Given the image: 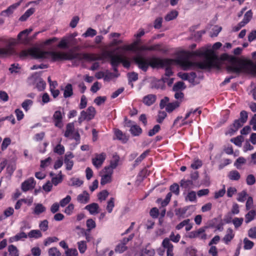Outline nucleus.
<instances>
[{
	"mask_svg": "<svg viewBox=\"0 0 256 256\" xmlns=\"http://www.w3.org/2000/svg\"><path fill=\"white\" fill-rule=\"evenodd\" d=\"M134 59L138 68L144 72H146L149 66L152 68H162L169 66L174 61L184 70L196 68H218L221 66V60L210 48V46L202 47L194 52L182 51L180 56L175 60L169 58L162 59L156 57H153L148 60L140 54L136 56Z\"/></svg>",
	"mask_w": 256,
	"mask_h": 256,
	"instance_id": "nucleus-1",
	"label": "nucleus"
},
{
	"mask_svg": "<svg viewBox=\"0 0 256 256\" xmlns=\"http://www.w3.org/2000/svg\"><path fill=\"white\" fill-rule=\"evenodd\" d=\"M58 52L54 51H44L38 48H31L22 50L19 54L20 58H25L30 56L35 59H50L52 62L58 61Z\"/></svg>",
	"mask_w": 256,
	"mask_h": 256,
	"instance_id": "nucleus-2",
	"label": "nucleus"
},
{
	"mask_svg": "<svg viewBox=\"0 0 256 256\" xmlns=\"http://www.w3.org/2000/svg\"><path fill=\"white\" fill-rule=\"evenodd\" d=\"M227 70L230 72L240 74L246 72L251 74H256V64L248 60L242 62L234 57L230 58V64L227 66Z\"/></svg>",
	"mask_w": 256,
	"mask_h": 256,
	"instance_id": "nucleus-3",
	"label": "nucleus"
},
{
	"mask_svg": "<svg viewBox=\"0 0 256 256\" xmlns=\"http://www.w3.org/2000/svg\"><path fill=\"white\" fill-rule=\"evenodd\" d=\"M59 54L58 56V61L62 60H86L89 61H94L100 60L97 56L94 54L79 53L74 52L73 50H70L66 52H58Z\"/></svg>",
	"mask_w": 256,
	"mask_h": 256,
	"instance_id": "nucleus-4",
	"label": "nucleus"
},
{
	"mask_svg": "<svg viewBox=\"0 0 256 256\" xmlns=\"http://www.w3.org/2000/svg\"><path fill=\"white\" fill-rule=\"evenodd\" d=\"M28 82L30 84L36 85L38 90H42L45 88L46 83L40 78V74L38 72H35L28 78Z\"/></svg>",
	"mask_w": 256,
	"mask_h": 256,
	"instance_id": "nucleus-5",
	"label": "nucleus"
},
{
	"mask_svg": "<svg viewBox=\"0 0 256 256\" xmlns=\"http://www.w3.org/2000/svg\"><path fill=\"white\" fill-rule=\"evenodd\" d=\"M95 114V108L92 106H90L86 111L82 110L80 112V116L78 118V121L80 122H81L86 120H90L94 118Z\"/></svg>",
	"mask_w": 256,
	"mask_h": 256,
	"instance_id": "nucleus-6",
	"label": "nucleus"
},
{
	"mask_svg": "<svg viewBox=\"0 0 256 256\" xmlns=\"http://www.w3.org/2000/svg\"><path fill=\"white\" fill-rule=\"evenodd\" d=\"M244 123L240 120H236L233 124L230 125L228 130L226 132V135L232 136L244 125Z\"/></svg>",
	"mask_w": 256,
	"mask_h": 256,
	"instance_id": "nucleus-7",
	"label": "nucleus"
},
{
	"mask_svg": "<svg viewBox=\"0 0 256 256\" xmlns=\"http://www.w3.org/2000/svg\"><path fill=\"white\" fill-rule=\"evenodd\" d=\"M205 230L204 228H200L196 230L192 231L190 232L188 237L190 238H199L200 240H204L206 238Z\"/></svg>",
	"mask_w": 256,
	"mask_h": 256,
	"instance_id": "nucleus-8",
	"label": "nucleus"
},
{
	"mask_svg": "<svg viewBox=\"0 0 256 256\" xmlns=\"http://www.w3.org/2000/svg\"><path fill=\"white\" fill-rule=\"evenodd\" d=\"M106 158V154L104 152L95 154V157L92 159L93 165L96 168L102 166Z\"/></svg>",
	"mask_w": 256,
	"mask_h": 256,
	"instance_id": "nucleus-9",
	"label": "nucleus"
},
{
	"mask_svg": "<svg viewBox=\"0 0 256 256\" xmlns=\"http://www.w3.org/2000/svg\"><path fill=\"white\" fill-rule=\"evenodd\" d=\"M166 66V68L165 70V77H162V80H158V82L161 84H163L164 83H167L168 85H170L172 83L173 79H169L166 77H170V76H172L173 72L172 69L168 66Z\"/></svg>",
	"mask_w": 256,
	"mask_h": 256,
	"instance_id": "nucleus-10",
	"label": "nucleus"
},
{
	"mask_svg": "<svg viewBox=\"0 0 256 256\" xmlns=\"http://www.w3.org/2000/svg\"><path fill=\"white\" fill-rule=\"evenodd\" d=\"M175 98L177 99V100L172 102H169L168 104V105L166 106V110L168 113L172 112L174 110L178 108L180 106V103L182 102V97Z\"/></svg>",
	"mask_w": 256,
	"mask_h": 256,
	"instance_id": "nucleus-11",
	"label": "nucleus"
},
{
	"mask_svg": "<svg viewBox=\"0 0 256 256\" xmlns=\"http://www.w3.org/2000/svg\"><path fill=\"white\" fill-rule=\"evenodd\" d=\"M36 182L34 178H30L22 183V190L24 192H26L34 188Z\"/></svg>",
	"mask_w": 256,
	"mask_h": 256,
	"instance_id": "nucleus-12",
	"label": "nucleus"
},
{
	"mask_svg": "<svg viewBox=\"0 0 256 256\" xmlns=\"http://www.w3.org/2000/svg\"><path fill=\"white\" fill-rule=\"evenodd\" d=\"M140 42V39H137L134 41L132 44L129 45H126L122 47V49L126 50L132 51L134 52H138V44Z\"/></svg>",
	"mask_w": 256,
	"mask_h": 256,
	"instance_id": "nucleus-13",
	"label": "nucleus"
},
{
	"mask_svg": "<svg viewBox=\"0 0 256 256\" xmlns=\"http://www.w3.org/2000/svg\"><path fill=\"white\" fill-rule=\"evenodd\" d=\"M54 122L56 126L61 128L62 126V114L60 111L56 110L53 115Z\"/></svg>",
	"mask_w": 256,
	"mask_h": 256,
	"instance_id": "nucleus-14",
	"label": "nucleus"
},
{
	"mask_svg": "<svg viewBox=\"0 0 256 256\" xmlns=\"http://www.w3.org/2000/svg\"><path fill=\"white\" fill-rule=\"evenodd\" d=\"M28 238V235L24 232L20 231V232L18 233L15 236L9 238L8 242L12 243L19 240H24Z\"/></svg>",
	"mask_w": 256,
	"mask_h": 256,
	"instance_id": "nucleus-15",
	"label": "nucleus"
},
{
	"mask_svg": "<svg viewBox=\"0 0 256 256\" xmlns=\"http://www.w3.org/2000/svg\"><path fill=\"white\" fill-rule=\"evenodd\" d=\"M76 200L80 204H87L90 200V196L86 191H84L82 193L78 194Z\"/></svg>",
	"mask_w": 256,
	"mask_h": 256,
	"instance_id": "nucleus-16",
	"label": "nucleus"
},
{
	"mask_svg": "<svg viewBox=\"0 0 256 256\" xmlns=\"http://www.w3.org/2000/svg\"><path fill=\"white\" fill-rule=\"evenodd\" d=\"M84 208L88 210L90 214L94 215L99 212V206L95 202L86 206Z\"/></svg>",
	"mask_w": 256,
	"mask_h": 256,
	"instance_id": "nucleus-17",
	"label": "nucleus"
},
{
	"mask_svg": "<svg viewBox=\"0 0 256 256\" xmlns=\"http://www.w3.org/2000/svg\"><path fill=\"white\" fill-rule=\"evenodd\" d=\"M14 49L10 44L6 48H0V57H6L10 56L14 53Z\"/></svg>",
	"mask_w": 256,
	"mask_h": 256,
	"instance_id": "nucleus-18",
	"label": "nucleus"
},
{
	"mask_svg": "<svg viewBox=\"0 0 256 256\" xmlns=\"http://www.w3.org/2000/svg\"><path fill=\"white\" fill-rule=\"evenodd\" d=\"M234 236V234L233 230L231 228H228L226 230V234L222 238V241L226 244H228Z\"/></svg>",
	"mask_w": 256,
	"mask_h": 256,
	"instance_id": "nucleus-19",
	"label": "nucleus"
},
{
	"mask_svg": "<svg viewBox=\"0 0 256 256\" xmlns=\"http://www.w3.org/2000/svg\"><path fill=\"white\" fill-rule=\"evenodd\" d=\"M48 82L50 84V90L52 96H58L60 94V91L56 89L58 86L57 82L56 81H52L50 76L48 78Z\"/></svg>",
	"mask_w": 256,
	"mask_h": 256,
	"instance_id": "nucleus-20",
	"label": "nucleus"
},
{
	"mask_svg": "<svg viewBox=\"0 0 256 256\" xmlns=\"http://www.w3.org/2000/svg\"><path fill=\"white\" fill-rule=\"evenodd\" d=\"M114 136L116 138L120 140L122 143H126L128 140V138L118 129L114 130Z\"/></svg>",
	"mask_w": 256,
	"mask_h": 256,
	"instance_id": "nucleus-21",
	"label": "nucleus"
},
{
	"mask_svg": "<svg viewBox=\"0 0 256 256\" xmlns=\"http://www.w3.org/2000/svg\"><path fill=\"white\" fill-rule=\"evenodd\" d=\"M185 88L184 84L182 82L176 83L173 86V90L176 92L174 96H180L178 92Z\"/></svg>",
	"mask_w": 256,
	"mask_h": 256,
	"instance_id": "nucleus-22",
	"label": "nucleus"
},
{
	"mask_svg": "<svg viewBox=\"0 0 256 256\" xmlns=\"http://www.w3.org/2000/svg\"><path fill=\"white\" fill-rule=\"evenodd\" d=\"M22 0L9 6L6 10L2 12V14L5 13L8 16L12 14L14 10L20 4Z\"/></svg>",
	"mask_w": 256,
	"mask_h": 256,
	"instance_id": "nucleus-23",
	"label": "nucleus"
},
{
	"mask_svg": "<svg viewBox=\"0 0 256 256\" xmlns=\"http://www.w3.org/2000/svg\"><path fill=\"white\" fill-rule=\"evenodd\" d=\"M70 42V36H64L62 38L58 45V47L60 48H68V44Z\"/></svg>",
	"mask_w": 256,
	"mask_h": 256,
	"instance_id": "nucleus-24",
	"label": "nucleus"
},
{
	"mask_svg": "<svg viewBox=\"0 0 256 256\" xmlns=\"http://www.w3.org/2000/svg\"><path fill=\"white\" fill-rule=\"evenodd\" d=\"M74 126L72 122L68 123L66 126V130L64 132V136L66 138H69L74 132Z\"/></svg>",
	"mask_w": 256,
	"mask_h": 256,
	"instance_id": "nucleus-25",
	"label": "nucleus"
},
{
	"mask_svg": "<svg viewBox=\"0 0 256 256\" xmlns=\"http://www.w3.org/2000/svg\"><path fill=\"white\" fill-rule=\"evenodd\" d=\"M61 90H64V96H69L73 94L72 86L70 84H67L64 88L62 87Z\"/></svg>",
	"mask_w": 256,
	"mask_h": 256,
	"instance_id": "nucleus-26",
	"label": "nucleus"
},
{
	"mask_svg": "<svg viewBox=\"0 0 256 256\" xmlns=\"http://www.w3.org/2000/svg\"><path fill=\"white\" fill-rule=\"evenodd\" d=\"M228 177L232 180L237 181L240 178V175L238 171L236 170H232L229 172Z\"/></svg>",
	"mask_w": 256,
	"mask_h": 256,
	"instance_id": "nucleus-27",
	"label": "nucleus"
},
{
	"mask_svg": "<svg viewBox=\"0 0 256 256\" xmlns=\"http://www.w3.org/2000/svg\"><path fill=\"white\" fill-rule=\"evenodd\" d=\"M172 196V193L170 192L166 194L164 200H162L161 198H158L156 202L158 203H160L161 206L162 207L166 206L170 202Z\"/></svg>",
	"mask_w": 256,
	"mask_h": 256,
	"instance_id": "nucleus-28",
	"label": "nucleus"
},
{
	"mask_svg": "<svg viewBox=\"0 0 256 256\" xmlns=\"http://www.w3.org/2000/svg\"><path fill=\"white\" fill-rule=\"evenodd\" d=\"M35 12L34 8H30L28 9L24 14L20 18V20L22 22L26 21L30 16H32Z\"/></svg>",
	"mask_w": 256,
	"mask_h": 256,
	"instance_id": "nucleus-29",
	"label": "nucleus"
},
{
	"mask_svg": "<svg viewBox=\"0 0 256 256\" xmlns=\"http://www.w3.org/2000/svg\"><path fill=\"white\" fill-rule=\"evenodd\" d=\"M256 216V210H250L245 216V222L248 224L252 221Z\"/></svg>",
	"mask_w": 256,
	"mask_h": 256,
	"instance_id": "nucleus-30",
	"label": "nucleus"
},
{
	"mask_svg": "<svg viewBox=\"0 0 256 256\" xmlns=\"http://www.w3.org/2000/svg\"><path fill=\"white\" fill-rule=\"evenodd\" d=\"M130 131L134 136H138L142 132V128L136 124L132 126Z\"/></svg>",
	"mask_w": 256,
	"mask_h": 256,
	"instance_id": "nucleus-31",
	"label": "nucleus"
},
{
	"mask_svg": "<svg viewBox=\"0 0 256 256\" xmlns=\"http://www.w3.org/2000/svg\"><path fill=\"white\" fill-rule=\"evenodd\" d=\"M46 210V208L41 204H36L35 208L34 210V214L36 215H39L40 214L44 212Z\"/></svg>",
	"mask_w": 256,
	"mask_h": 256,
	"instance_id": "nucleus-32",
	"label": "nucleus"
},
{
	"mask_svg": "<svg viewBox=\"0 0 256 256\" xmlns=\"http://www.w3.org/2000/svg\"><path fill=\"white\" fill-rule=\"evenodd\" d=\"M178 14V11L172 10L166 16L164 19L167 22L170 21L176 18Z\"/></svg>",
	"mask_w": 256,
	"mask_h": 256,
	"instance_id": "nucleus-33",
	"label": "nucleus"
},
{
	"mask_svg": "<svg viewBox=\"0 0 256 256\" xmlns=\"http://www.w3.org/2000/svg\"><path fill=\"white\" fill-rule=\"evenodd\" d=\"M28 236L30 238H38L42 236V234L40 230H30L28 233Z\"/></svg>",
	"mask_w": 256,
	"mask_h": 256,
	"instance_id": "nucleus-34",
	"label": "nucleus"
},
{
	"mask_svg": "<svg viewBox=\"0 0 256 256\" xmlns=\"http://www.w3.org/2000/svg\"><path fill=\"white\" fill-rule=\"evenodd\" d=\"M122 56L120 55H114V56L112 57V59L110 60L111 65L118 66V64L122 62Z\"/></svg>",
	"mask_w": 256,
	"mask_h": 256,
	"instance_id": "nucleus-35",
	"label": "nucleus"
},
{
	"mask_svg": "<svg viewBox=\"0 0 256 256\" xmlns=\"http://www.w3.org/2000/svg\"><path fill=\"white\" fill-rule=\"evenodd\" d=\"M8 252L10 256H19L18 250L17 248L13 245H10L8 247Z\"/></svg>",
	"mask_w": 256,
	"mask_h": 256,
	"instance_id": "nucleus-36",
	"label": "nucleus"
},
{
	"mask_svg": "<svg viewBox=\"0 0 256 256\" xmlns=\"http://www.w3.org/2000/svg\"><path fill=\"white\" fill-rule=\"evenodd\" d=\"M180 184L182 187L186 189H189L192 188L193 182L191 180H182Z\"/></svg>",
	"mask_w": 256,
	"mask_h": 256,
	"instance_id": "nucleus-37",
	"label": "nucleus"
},
{
	"mask_svg": "<svg viewBox=\"0 0 256 256\" xmlns=\"http://www.w3.org/2000/svg\"><path fill=\"white\" fill-rule=\"evenodd\" d=\"M120 160V157L117 154L114 155L112 160L110 161V164L109 166L114 169L116 168L118 166V162Z\"/></svg>",
	"mask_w": 256,
	"mask_h": 256,
	"instance_id": "nucleus-38",
	"label": "nucleus"
},
{
	"mask_svg": "<svg viewBox=\"0 0 256 256\" xmlns=\"http://www.w3.org/2000/svg\"><path fill=\"white\" fill-rule=\"evenodd\" d=\"M86 225L87 229L86 230L88 232H90L94 228L96 227V224L94 220L92 218H89L86 220Z\"/></svg>",
	"mask_w": 256,
	"mask_h": 256,
	"instance_id": "nucleus-39",
	"label": "nucleus"
},
{
	"mask_svg": "<svg viewBox=\"0 0 256 256\" xmlns=\"http://www.w3.org/2000/svg\"><path fill=\"white\" fill-rule=\"evenodd\" d=\"M97 34L96 31L90 28L87 29L86 32L82 34V36L84 38L86 37H93L96 36Z\"/></svg>",
	"mask_w": 256,
	"mask_h": 256,
	"instance_id": "nucleus-40",
	"label": "nucleus"
},
{
	"mask_svg": "<svg viewBox=\"0 0 256 256\" xmlns=\"http://www.w3.org/2000/svg\"><path fill=\"white\" fill-rule=\"evenodd\" d=\"M252 16V10H249L246 12L244 15L242 22H244V25H246L251 20Z\"/></svg>",
	"mask_w": 256,
	"mask_h": 256,
	"instance_id": "nucleus-41",
	"label": "nucleus"
},
{
	"mask_svg": "<svg viewBox=\"0 0 256 256\" xmlns=\"http://www.w3.org/2000/svg\"><path fill=\"white\" fill-rule=\"evenodd\" d=\"M244 248L246 250H251L254 246V243L246 238L244 239Z\"/></svg>",
	"mask_w": 256,
	"mask_h": 256,
	"instance_id": "nucleus-42",
	"label": "nucleus"
},
{
	"mask_svg": "<svg viewBox=\"0 0 256 256\" xmlns=\"http://www.w3.org/2000/svg\"><path fill=\"white\" fill-rule=\"evenodd\" d=\"M163 247L167 250H173V245L170 242V240L168 238H165L162 242Z\"/></svg>",
	"mask_w": 256,
	"mask_h": 256,
	"instance_id": "nucleus-43",
	"label": "nucleus"
},
{
	"mask_svg": "<svg viewBox=\"0 0 256 256\" xmlns=\"http://www.w3.org/2000/svg\"><path fill=\"white\" fill-rule=\"evenodd\" d=\"M78 249L81 254L84 253L87 248L86 242L84 240H81L77 243Z\"/></svg>",
	"mask_w": 256,
	"mask_h": 256,
	"instance_id": "nucleus-44",
	"label": "nucleus"
},
{
	"mask_svg": "<svg viewBox=\"0 0 256 256\" xmlns=\"http://www.w3.org/2000/svg\"><path fill=\"white\" fill-rule=\"evenodd\" d=\"M188 210V207H184L182 208L176 209L175 210L176 215L178 217L184 218V214H186Z\"/></svg>",
	"mask_w": 256,
	"mask_h": 256,
	"instance_id": "nucleus-45",
	"label": "nucleus"
},
{
	"mask_svg": "<svg viewBox=\"0 0 256 256\" xmlns=\"http://www.w3.org/2000/svg\"><path fill=\"white\" fill-rule=\"evenodd\" d=\"M114 206V198H111L107 202L106 209L108 213H111Z\"/></svg>",
	"mask_w": 256,
	"mask_h": 256,
	"instance_id": "nucleus-46",
	"label": "nucleus"
},
{
	"mask_svg": "<svg viewBox=\"0 0 256 256\" xmlns=\"http://www.w3.org/2000/svg\"><path fill=\"white\" fill-rule=\"evenodd\" d=\"M64 147L60 144H57L54 149V152L59 154L62 155L64 152Z\"/></svg>",
	"mask_w": 256,
	"mask_h": 256,
	"instance_id": "nucleus-47",
	"label": "nucleus"
},
{
	"mask_svg": "<svg viewBox=\"0 0 256 256\" xmlns=\"http://www.w3.org/2000/svg\"><path fill=\"white\" fill-rule=\"evenodd\" d=\"M156 100V97H144L142 102L146 106L152 104Z\"/></svg>",
	"mask_w": 256,
	"mask_h": 256,
	"instance_id": "nucleus-48",
	"label": "nucleus"
},
{
	"mask_svg": "<svg viewBox=\"0 0 256 256\" xmlns=\"http://www.w3.org/2000/svg\"><path fill=\"white\" fill-rule=\"evenodd\" d=\"M226 187L225 185L222 186V188L218 191L216 192L214 194V198L218 199L222 197L226 194Z\"/></svg>",
	"mask_w": 256,
	"mask_h": 256,
	"instance_id": "nucleus-49",
	"label": "nucleus"
},
{
	"mask_svg": "<svg viewBox=\"0 0 256 256\" xmlns=\"http://www.w3.org/2000/svg\"><path fill=\"white\" fill-rule=\"evenodd\" d=\"M167 114L164 111H159L157 116L156 122L158 123H162L164 119L166 117Z\"/></svg>",
	"mask_w": 256,
	"mask_h": 256,
	"instance_id": "nucleus-50",
	"label": "nucleus"
},
{
	"mask_svg": "<svg viewBox=\"0 0 256 256\" xmlns=\"http://www.w3.org/2000/svg\"><path fill=\"white\" fill-rule=\"evenodd\" d=\"M112 182V176H110L106 174H104L102 176V178L100 180V184L101 185H105L106 184L110 183Z\"/></svg>",
	"mask_w": 256,
	"mask_h": 256,
	"instance_id": "nucleus-51",
	"label": "nucleus"
},
{
	"mask_svg": "<svg viewBox=\"0 0 256 256\" xmlns=\"http://www.w3.org/2000/svg\"><path fill=\"white\" fill-rule=\"evenodd\" d=\"M48 256H60L61 253L56 247H53L48 250Z\"/></svg>",
	"mask_w": 256,
	"mask_h": 256,
	"instance_id": "nucleus-52",
	"label": "nucleus"
},
{
	"mask_svg": "<svg viewBox=\"0 0 256 256\" xmlns=\"http://www.w3.org/2000/svg\"><path fill=\"white\" fill-rule=\"evenodd\" d=\"M246 162V160L243 157L238 158L234 164V166L240 169L241 165L244 164Z\"/></svg>",
	"mask_w": 256,
	"mask_h": 256,
	"instance_id": "nucleus-53",
	"label": "nucleus"
},
{
	"mask_svg": "<svg viewBox=\"0 0 256 256\" xmlns=\"http://www.w3.org/2000/svg\"><path fill=\"white\" fill-rule=\"evenodd\" d=\"M196 193L194 191H191L189 192L186 198V200H188L191 202H193L196 200Z\"/></svg>",
	"mask_w": 256,
	"mask_h": 256,
	"instance_id": "nucleus-54",
	"label": "nucleus"
},
{
	"mask_svg": "<svg viewBox=\"0 0 256 256\" xmlns=\"http://www.w3.org/2000/svg\"><path fill=\"white\" fill-rule=\"evenodd\" d=\"M32 31V29L29 28V29H26L23 31H22L20 32L18 36V38L20 40H22V36H25L26 38L24 39H26V40L27 38V36L30 33V32Z\"/></svg>",
	"mask_w": 256,
	"mask_h": 256,
	"instance_id": "nucleus-55",
	"label": "nucleus"
},
{
	"mask_svg": "<svg viewBox=\"0 0 256 256\" xmlns=\"http://www.w3.org/2000/svg\"><path fill=\"white\" fill-rule=\"evenodd\" d=\"M72 186H80L82 184L83 181L78 178H72L70 179Z\"/></svg>",
	"mask_w": 256,
	"mask_h": 256,
	"instance_id": "nucleus-56",
	"label": "nucleus"
},
{
	"mask_svg": "<svg viewBox=\"0 0 256 256\" xmlns=\"http://www.w3.org/2000/svg\"><path fill=\"white\" fill-rule=\"evenodd\" d=\"M108 192L106 190H104L98 194V198L100 202L104 200L108 196Z\"/></svg>",
	"mask_w": 256,
	"mask_h": 256,
	"instance_id": "nucleus-57",
	"label": "nucleus"
},
{
	"mask_svg": "<svg viewBox=\"0 0 256 256\" xmlns=\"http://www.w3.org/2000/svg\"><path fill=\"white\" fill-rule=\"evenodd\" d=\"M244 219L242 218H234L232 220V223L236 228H238L242 224Z\"/></svg>",
	"mask_w": 256,
	"mask_h": 256,
	"instance_id": "nucleus-58",
	"label": "nucleus"
},
{
	"mask_svg": "<svg viewBox=\"0 0 256 256\" xmlns=\"http://www.w3.org/2000/svg\"><path fill=\"white\" fill-rule=\"evenodd\" d=\"M170 190L171 191V192H173L176 195V196L179 195L180 188H179V186L177 184L174 183L173 184H172L170 186Z\"/></svg>",
	"mask_w": 256,
	"mask_h": 256,
	"instance_id": "nucleus-59",
	"label": "nucleus"
},
{
	"mask_svg": "<svg viewBox=\"0 0 256 256\" xmlns=\"http://www.w3.org/2000/svg\"><path fill=\"white\" fill-rule=\"evenodd\" d=\"M66 256H78V252L76 248H68L65 251Z\"/></svg>",
	"mask_w": 256,
	"mask_h": 256,
	"instance_id": "nucleus-60",
	"label": "nucleus"
},
{
	"mask_svg": "<svg viewBox=\"0 0 256 256\" xmlns=\"http://www.w3.org/2000/svg\"><path fill=\"white\" fill-rule=\"evenodd\" d=\"M58 240V238L56 236L48 237L44 240V245L48 246L51 243L56 242Z\"/></svg>",
	"mask_w": 256,
	"mask_h": 256,
	"instance_id": "nucleus-61",
	"label": "nucleus"
},
{
	"mask_svg": "<svg viewBox=\"0 0 256 256\" xmlns=\"http://www.w3.org/2000/svg\"><path fill=\"white\" fill-rule=\"evenodd\" d=\"M32 102L31 100H26L22 103V106L26 111H28L30 108V106H32Z\"/></svg>",
	"mask_w": 256,
	"mask_h": 256,
	"instance_id": "nucleus-62",
	"label": "nucleus"
},
{
	"mask_svg": "<svg viewBox=\"0 0 256 256\" xmlns=\"http://www.w3.org/2000/svg\"><path fill=\"white\" fill-rule=\"evenodd\" d=\"M20 68L19 66V64H12L10 68H9V70L11 73H18L20 72Z\"/></svg>",
	"mask_w": 256,
	"mask_h": 256,
	"instance_id": "nucleus-63",
	"label": "nucleus"
},
{
	"mask_svg": "<svg viewBox=\"0 0 256 256\" xmlns=\"http://www.w3.org/2000/svg\"><path fill=\"white\" fill-rule=\"evenodd\" d=\"M248 236L253 239L256 238V226L250 228L248 232Z\"/></svg>",
	"mask_w": 256,
	"mask_h": 256,
	"instance_id": "nucleus-64",
	"label": "nucleus"
}]
</instances>
